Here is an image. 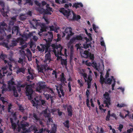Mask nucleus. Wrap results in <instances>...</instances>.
<instances>
[{"label": "nucleus", "instance_id": "1", "mask_svg": "<svg viewBox=\"0 0 133 133\" xmlns=\"http://www.w3.org/2000/svg\"><path fill=\"white\" fill-rule=\"evenodd\" d=\"M63 49V47L61 45L59 44V45H58L56 49V51H57L58 55L64 56L66 58H67L68 56L69 57H70V58H73L74 52L72 46H71L70 48V51H68V55L67 53V50L66 49H64V54H63L62 53V51Z\"/></svg>", "mask_w": 133, "mask_h": 133}, {"label": "nucleus", "instance_id": "2", "mask_svg": "<svg viewBox=\"0 0 133 133\" xmlns=\"http://www.w3.org/2000/svg\"><path fill=\"white\" fill-rule=\"evenodd\" d=\"M0 5L2 8H0V10L4 17L8 16L7 14L10 11V8L8 5H5L3 1L0 0Z\"/></svg>", "mask_w": 133, "mask_h": 133}, {"label": "nucleus", "instance_id": "3", "mask_svg": "<svg viewBox=\"0 0 133 133\" xmlns=\"http://www.w3.org/2000/svg\"><path fill=\"white\" fill-rule=\"evenodd\" d=\"M25 88V92L26 96H28V99L31 100L32 98V94L34 92L33 89H32V85L31 84H28L26 83Z\"/></svg>", "mask_w": 133, "mask_h": 133}, {"label": "nucleus", "instance_id": "4", "mask_svg": "<svg viewBox=\"0 0 133 133\" xmlns=\"http://www.w3.org/2000/svg\"><path fill=\"white\" fill-rule=\"evenodd\" d=\"M36 10L39 13L43 14H44L51 15L53 12L52 8H46L45 9L42 8H36Z\"/></svg>", "mask_w": 133, "mask_h": 133}, {"label": "nucleus", "instance_id": "5", "mask_svg": "<svg viewBox=\"0 0 133 133\" xmlns=\"http://www.w3.org/2000/svg\"><path fill=\"white\" fill-rule=\"evenodd\" d=\"M12 67V63L11 62H8V64L6 65L5 66L2 68V69L3 70V74H6L7 76L11 75L12 73V72H9L7 71L6 70L8 68L9 70L11 72H12V70L11 69Z\"/></svg>", "mask_w": 133, "mask_h": 133}, {"label": "nucleus", "instance_id": "6", "mask_svg": "<svg viewBox=\"0 0 133 133\" xmlns=\"http://www.w3.org/2000/svg\"><path fill=\"white\" fill-rule=\"evenodd\" d=\"M83 36V34H80L79 35H76L75 37H73L70 39L68 45V46L69 45H70L75 42L83 40L84 39Z\"/></svg>", "mask_w": 133, "mask_h": 133}, {"label": "nucleus", "instance_id": "7", "mask_svg": "<svg viewBox=\"0 0 133 133\" xmlns=\"http://www.w3.org/2000/svg\"><path fill=\"white\" fill-rule=\"evenodd\" d=\"M45 102L44 100L43 99L37 100L35 98L31 101V102L33 106L36 107L41 105H44L45 104Z\"/></svg>", "mask_w": 133, "mask_h": 133}, {"label": "nucleus", "instance_id": "8", "mask_svg": "<svg viewBox=\"0 0 133 133\" xmlns=\"http://www.w3.org/2000/svg\"><path fill=\"white\" fill-rule=\"evenodd\" d=\"M109 94L108 92H105L103 94V96L105 99L104 101V103L105 104V107L108 108L109 107V106L111 104L110 98L109 96Z\"/></svg>", "mask_w": 133, "mask_h": 133}, {"label": "nucleus", "instance_id": "9", "mask_svg": "<svg viewBox=\"0 0 133 133\" xmlns=\"http://www.w3.org/2000/svg\"><path fill=\"white\" fill-rule=\"evenodd\" d=\"M80 54L82 57L85 58H88V57H89V58H94V54L89 52L88 50L84 51L83 53L81 51Z\"/></svg>", "mask_w": 133, "mask_h": 133}, {"label": "nucleus", "instance_id": "10", "mask_svg": "<svg viewBox=\"0 0 133 133\" xmlns=\"http://www.w3.org/2000/svg\"><path fill=\"white\" fill-rule=\"evenodd\" d=\"M14 79L12 78L8 82V88L9 91H10L12 90H13V91L16 90V87L14 85H15V83L14 81Z\"/></svg>", "mask_w": 133, "mask_h": 133}, {"label": "nucleus", "instance_id": "11", "mask_svg": "<svg viewBox=\"0 0 133 133\" xmlns=\"http://www.w3.org/2000/svg\"><path fill=\"white\" fill-rule=\"evenodd\" d=\"M59 11L60 12L62 13L64 16L66 17L67 18H68L69 16L71 14L70 11L68 9L66 10L63 8H62L59 9Z\"/></svg>", "mask_w": 133, "mask_h": 133}, {"label": "nucleus", "instance_id": "12", "mask_svg": "<svg viewBox=\"0 0 133 133\" xmlns=\"http://www.w3.org/2000/svg\"><path fill=\"white\" fill-rule=\"evenodd\" d=\"M46 88V85L43 84L42 83H39L36 89V90L37 92L41 93L43 89Z\"/></svg>", "mask_w": 133, "mask_h": 133}, {"label": "nucleus", "instance_id": "13", "mask_svg": "<svg viewBox=\"0 0 133 133\" xmlns=\"http://www.w3.org/2000/svg\"><path fill=\"white\" fill-rule=\"evenodd\" d=\"M20 125L21 127V129L24 131L26 130V127H28L30 125L29 123L25 122L23 120L21 121Z\"/></svg>", "mask_w": 133, "mask_h": 133}, {"label": "nucleus", "instance_id": "14", "mask_svg": "<svg viewBox=\"0 0 133 133\" xmlns=\"http://www.w3.org/2000/svg\"><path fill=\"white\" fill-rule=\"evenodd\" d=\"M3 30H4V32H3V33L2 31H1V32L0 33V36H4V35L5 34V31H6L7 32H10L11 31V28L9 26H8L7 24V25L3 27Z\"/></svg>", "mask_w": 133, "mask_h": 133}, {"label": "nucleus", "instance_id": "15", "mask_svg": "<svg viewBox=\"0 0 133 133\" xmlns=\"http://www.w3.org/2000/svg\"><path fill=\"white\" fill-rule=\"evenodd\" d=\"M44 34V36H48V40L49 41L51 42L52 41L53 38V32H51L48 31L47 33H45Z\"/></svg>", "mask_w": 133, "mask_h": 133}, {"label": "nucleus", "instance_id": "16", "mask_svg": "<svg viewBox=\"0 0 133 133\" xmlns=\"http://www.w3.org/2000/svg\"><path fill=\"white\" fill-rule=\"evenodd\" d=\"M48 29V26H43L40 30V32L38 33V34L41 36H44V34L42 33V32L44 31H46ZM44 33V34H45Z\"/></svg>", "mask_w": 133, "mask_h": 133}, {"label": "nucleus", "instance_id": "17", "mask_svg": "<svg viewBox=\"0 0 133 133\" xmlns=\"http://www.w3.org/2000/svg\"><path fill=\"white\" fill-rule=\"evenodd\" d=\"M26 83H24L23 84H21V82H18L17 83V88L18 89L19 92H20L21 90V88H24L26 86Z\"/></svg>", "mask_w": 133, "mask_h": 133}, {"label": "nucleus", "instance_id": "18", "mask_svg": "<svg viewBox=\"0 0 133 133\" xmlns=\"http://www.w3.org/2000/svg\"><path fill=\"white\" fill-rule=\"evenodd\" d=\"M35 131V133L38 131V130L37 128L36 127L35 125H31L29 129L26 130V131L27 132H30L31 131Z\"/></svg>", "mask_w": 133, "mask_h": 133}, {"label": "nucleus", "instance_id": "19", "mask_svg": "<svg viewBox=\"0 0 133 133\" xmlns=\"http://www.w3.org/2000/svg\"><path fill=\"white\" fill-rule=\"evenodd\" d=\"M45 97L47 100H48L50 98L51 101V103H52L54 102V96H51L50 94H46L44 95Z\"/></svg>", "mask_w": 133, "mask_h": 133}, {"label": "nucleus", "instance_id": "20", "mask_svg": "<svg viewBox=\"0 0 133 133\" xmlns=\"http://www.w3.org/2000/svg\"><path fill=\"white\" fill-rule=\"evenodd\" d=\"M40 46L41 47H40L39 45H38L37 46L36 49L39 51L41 52H43L45 50V45L41 44L40 45Z\"/></svg>", "mask_w": 133, "mask_h": 133}, {"label": "nucleus", "instance_id": "21", "mask_svg": "<svg viewBox=\"0 0 133 133\" xmlns=\"http://www.w3.org/2000/svg\"><path fill=\"white\" fill-rule=\"evenodd\" d=\"M72 108V107L71 105H69L67 108L68 115L70 117H71L72 115L73 110Z\"/></svg>", "mask_w": 133, "mask_h": 133}, {"label": "nucleus", "instance_id": "22", "mask_svg": "<svg viewBox=\"0 0 133 133\" xmlns=\"http://www.w3.org/2000/svg\"><path fill=\"white\" fill-rule=\"evenodd\" d=\"M19 29V28L17 26H16L12 27V34L16 33V34H17L18 32Z\"/></svg>", "mask_w": 133, "mask_h": 133}, {"label": "nucleus", "instance_id": "23", "mask_svg": "<svg viewBox=\"0 0 133 133\" xmlns=\"http://www.w3.org/2000/svg\"><path fill=\"white\" fill-rule=\"evenodd\" d=\"M72 14L73 15V18L72 19H71V21L76 20L77 21L79 19L81 18L80 16L79 15H76L74 12V11H72Z\"/></svg>", "mask_w": 133, "mask_h": 133}, {"label": "nucleus", "instance_id": "24", "mask_svg": "<svg viewBox=\"0 0 133 133\" xmlns=\"http://www.w3.org/2000/svg\"><path fill=\"white\" fill-rule=\"evenodd\" d=\"M60 59H57V60H58ZM61 59V65H64L65 66V68H67V59Z\"/></svg>", "mask_w": 133, "mask_h": 133}, {"label": "nucleus", "instance_id": "25", "mask_svg": "<svg viewBox=\"0 0 133 133\" xmlns=\"http://www.w3.org/2000/svg\"><path fill=\"white\" fill-rule=\"evenodd\" d=\"M46 42V43L45 45V52H47L49 50V48L51 46V42H49L48 40Z\"/></svg>", "mask_w": 133, "mask_h": 133}, {"label": "nucleus", "instance_id": "26", "mask_svg": "<svg viewBox=\"0 0 133 133\" xmlns=\"http://www.w3.org/2000/svg\"><path fill=\"white\" fill-rule=\"evenodd\" d=\"M83 4L81 2L77 3H75L72 5V7L73 8L75 7L76 9L78 8H79L80 7H83Z\"/></svg>", "mask_w": 133, "mask_h": 133}, {"label": "nucleus", "instance_id": "27", "mask_svg": "<svg viewBox=\"0 0 133 133\" xmlns=\"http://www.w3.org/2000/svg\"><path fill=\"white\" fill-rule=\"evenodd\" d=\"M26 56L27 58H29V57H30V58H31L32 54L30 50L28 48L26 50Z\"/></svg>", "mask_w": 133, "mask_h": 133}, {"label": "nucleus", "instance_id": "28", "mask_svg": "<svg viewBox=\"0 0 133 133\" xmlns=\"http://www.w3.org/2000/svg\"><path fill=\"white\" fill-rule=\"evenodd\" d=\"M28 71L30 75H29L27 77V79L28 80L30 79H31L32 80L34 78L33 74L30 72V70L29 69H28Z\"/></svg>", "mask_w": 133, "mask_h": 133}, {"label": "nucleus", "instance_id": "29", "mask_svg": "<svg viewBox=\"0 0 133 133\" xmlns=\"http://www.w3.org/2000/svg\"><path fill=\"white\" fill-rule=\"evenodd\" d=\"M64 73H62L60 81L64 83L65 82V83H66V82L65 81L66 78L64 77Z\"/></svg>", "mask_w": 133, "mask_h": 133}, {"label": "nucleus", "instance_id": "30", "mask_svg": "<svg viewBox=\"0 0 133 133\" xmlns=\"http://www.w3.org/2000/svg\"><path fill=\"white\" fill-rule=\"evenodd\" d=\"M17 39L16 41H12L11 44L9 45L10 48H13L14 46H16L17 44Z\"/></svg>", "mask_w": 133, "mask_h": 133}, {"label": "nucleus", "instance_id": "31", "mask_svg": "<svg viewBox=\"0 0 133 133\" xmlns=\"http://www.w3.org/2000/svg\"><path fill=\"white\" fill-rule=\"evenodd\" d=\"M1 89H2V93L3 94L4 93V92H6L8 90L6 88V85L4 84H3V85L1 88Z\"/></svg>", "mask_w": 133, "mask_h": 133}, {"label": "nucleus", "instance_id": "32", "mask_svg": "<svg viewBox=\"0 0 133 133\" xmlns=\"http://www.w3.org/2000/svg\"><path fill=\"white\" fill-rule=\"evenodd\" d=\"M17 42H20L21 45H23V44H24L25 42V41L23 38L20 37L17 39Z\"/></svg>", "mask_w": 133, "mask_h": 133}, {"label": "nucleus", "instance_id": "33", "mask_svg": "<svg viewBox=\"0 0 133 133\" xmlns=\"http://www.w3.org/2000/svg\"><path fill=\"white\" fill-rule=\"evenodd\" d=\"M56 129L57 126L54 124L51 130L50 133H56Z\"/></svg>", "mask_w": 133, "mask_h": 133}, {"label": "nucleus", "instance_id": "34", "mask_svg": "<svg viewBox=\"0 0 133 133\" xmlns=\"http://www.w3.org/2000/svg\"><path fill=\"white\" fill-rule=\"evenodd\" d=\"M92 64V65L94 67V68L98 71H99V70L98 69L99 67L97 66L96 63V62H93Z\"/></svg>", "mask_w": 133, "mask_h": 133}, {"label": "nucleus", "instance_id": "35", "mask_svg": "<svg viewBox=\"0 0 133 133\" xmlns=\"http://www.w3.org/2000/svg\"><path fill=\"white\" fill-rule=\"evenodd\" d=\"M57 46L58 45H56L55 44H52L51 45V46L52 48L53 49V51H54L55 54L56 55V56H57V55H56V53L57 52H56V49Z\"/></svg>", "mask_w": 133, "mask_h": 133}, {"label": "nucleus", "instance_id": "36", "mask_svg": "<svg viewBox=\"0 0 133 133\" xmlns=\"http://www.w3.org/2000/svg\"><path fill=\"white\" fill-rule=\"evenodd\" d=\"M67 34V35L66 37V38L67 40H69L70 39L71 36L73 35L74 34V33L72 31Z\"/></svg>", "mask_w": 133, "mask_h": 133}, {"label": "nucleus", "instance_id": "37", "mask_svg": "<svg viewBox=\"0 0 133 133\" xmlns=\"http://www.w3.org/2000/svg\"><path fill=\"white\" fill-rule=\"evenodd\" d=\"M72 31V29L71 27H67L65 30L64 32L65 33L68 34Z\"/></svg>", "mask_w": 133, "mask_h": 133}, {"label": "nucleus", "instance_id": "38", "mask_svg": "<svg viewBox=\"0 0 133 133\" xmlns=\"http://www.w3.org/2000/svg\"><path fill=\"white\" fill-rule=\"evenodd\" d=\"M25 69L24 68H19L18 69H17L16 71V73L18 74V73L22 72L24 73L25 72Z\"/></svg>", "mask_w": 133, "mask_h": 133}, {"label": "nucleus", "instance_id": "39", "mask_svg": "<svg viewBox=\"0 0 133 133\" xmlns=\"http://www.w3.org/2000/svg\"><path fill=\"white\" fill-rule=\"evenodd\" d=\"M33 117L34 119L36 120L37 121L39 120V118L38 117L37 115L36 114H33Z\"/></svg>", "mask_w": 133, "mask_h": 133}, {"label": "nucleus", "instance_id": "40", "mask_svg": "<svg viewBox=\"0 0 133 133\" xmlns=\"http://www.w3.org/2000/svg\"><path fill=\"white\" fill-rule=\"evenodd\" d=\"M69 121L68 120H67L63 123V124L65 127L67 128H69Z\"/></svg>", "mask_w": 133, "mask_h": 133}, {"label": "nucleus", "instance_id": "41", "mask_svg": "<svg viewBox=\"0 0 133 133\" xmlns=\"http://www.w3.org/2000/svg\"><path fill=\"white\" fill-rule=\"evenodd\" d=\"M50 50H49V51H48V53L46 54L45 55V58H50Z\"/></svg>", "mask_w": 133, "mask_h": 133}, {"label": "nucleus", "instance_id": "42", "mask_svg": "<svg viewBox=\"0 0 133 133\" xmlns=\"http://www.w3.org/2000/svg\"><path fill=\"white\" fill-rule=\"evenodd\" d=\"M112 80L111 79H110V78H108L107 79V81L105 82V83L108 84L110 85Z\"/></svg>", "mask_w": 133, "mask_h": 133}, {"label": "nucleus", "instance_id": "43", "mask_svg": "<svg viewBox=\"0 0 133 133\" xmlns=\"http://www.w3.org/2000/svg\"><path fill=\"white\" fill-rule=\"evenodd\" d=\"M85 32L87 35L88 36L90 40L91 41L92 40V38L91 37V34L89 33H88L87 30H85Z\"/></svg>", "mask_w": 133, "mask_h": 133}, {"label": "nucleus", "instance_id": "44", "mask_svg": "<svg viewBox=\"0 0 133 133\" xmlns=\"http://www.w3.org/2000/svg\"><path fill=\"white\" fill-rule=\"evenodd\" d=\"M81 74L83 76L85 80V81L86 82L87 81L86 79L87 78V74L85 73H84L83 72L81 73Z\"/></svg>", "mask_w": 133, "mask_h": 133}, {"label": "nucleus", "instance_id": "45", "mask_svg": "<svg viewBox=\"0 0 133 133\" xmlns=\"http://www.w3.org/2000/svg\"><path fill=\"white\" fill-rule=\"evenodd\" d=\"M19 19L21 21H24L26 19V18L24 14H21L19 17Z\"/></svg>", "mask_w": 133, "mask_h": 133}, {"label": "nucleus", "instance_id": "46", "mask_svg": "<svg viewBox=\"0 0 133 133\" xmlns=\"http://www.w3.org/2000/svg\"><path fill=\"white\" fill-rule=\"evenodd\" d=\"M34 3L36 5L38 6V8H42L41 7V3H39L38 1L37 0H35L34 1Z\"/></svg>", "mask_w": 133, "mask_h": 133}, {"label": "nucleus", "instance_id": "47", "mask_svg": "<svg viewBox=\"0 0 133 133\" xmlns=\"http://www.w3.org/2000/svg\"><path fill=\"white\" fill-rule=\"evenodd\" d=\"M16 113V112H15L14 113L12 112L11 114L15 120H16L17 119Z\"/></svg>", "mask_w": 133, "mask_h": 133}, {"label": "nucleus", "instance_id": "48", "mask_svg": "<svg viewBox=\"0 0 133 133\" xmlns=\"http://www.w3.org/2000/svg\"><path fill=\"white\" fill-rule=\"evenodd\" d=\"M26 3H28L29 5L32 6L33 5V2L31 0H25Z\"/></svg>", "mask_w": 133, "mask_h": 133}, {"label": "nucleus", "instance_id": "49", "mask_svg": "<svg viewBox=\"0 0 133 133\" xmlns=\"http://www.w3.org/2000/svg\"><path fill=\"white\" fill-rule=\"evenodd\" d=\"M117 107L119 108H121L122 107H124L126 106V105L124 103H121L120 104L118 103L117 105Z\"/></svg>", "mask_w": 133, "mask_h": 133}, {"label": "nucleus", "instance_id": "50", "mask_svg": "<svg viewBox=\"0 0 133 133\" xmlns=\"http://www.w3.org/2000/svg\"><path fill=\"white\" fill-rule=\"evenodd\" d=\"M17 126V124L15 123H12V124H11L12 128L14 130H15L16 129Z\"/></svg>", "mask_w": 133, "mask_h": 133}, {"label": "nucleus", "instance_id": "51", "mask_svg": "<svg viewBox=\"0 0 133 133\" xmlns=\"http://www.w3.org/2000/svg\"><path fill=\"white\" fill-rule=\"evenodd\" d=\"M104 79L103 77H102V76L101 75L100 77V83L102 85L104 83Z\"/></svg>", "mask_w": 133, "mask_h": 133}, {"label": "nucleus", "instance_id": "52", "mask_svg": "<svg viewBox=\"0 0 133 133\" xmlns=\"http://www.w3.org/2000/svg\"><path fill=\"white\" fill-rule=\"evenodd\" d=\"M88 80L87 81V82L91 83L92 80V78L91 75H89L88 78Z\"/></svg>", "mask_w": 133, "mask_h": 133}, {"label": "nucleus", "instance_id": "53", "mask_svg": "<svg viewBox=\"0 0 133 133\" xmlns=\"http://www.w3.org/2000/svg\"><path fill=\"white\" fill-rule=\"evenodd\" d=\"M93 28L94 30L95 31L96 33L98 32V31L96 29H98V27H96L95 25L94 24H93L92 25Z\"/></svg>", "mask_w": 133, "mask_h": 133}, {"label": "nucleus", "instance_id": "54", "mask_svg": "<svg viewBox=\"0 0 133 133\" xmlns=\"http://www.w3.org/2000/svg\"><path fill=\"white\" fill-rule=\"evenodd\" d=\"M83 46L85 49H87L89 48V46L91 47V44H84L83 45Z\"/></svg>", "mask_w": 133, "mask_h": 133}, {"label": "nucleus", "instance_id": "55", "mask_svg": "<svg viewBox=\"0 0 133 133\" xmlns=\"http://www.w3.org/2000/svg\"><path fill=\"white\" fill-rule=\"evenodd\" d=\"M86 105L90 109L91 108L90 106V104H89V99H86Z\"/></svg>", "mask_w": 133, "mask_h": 133}, {"label": "nucleus", "instance_id": "56", "mask_svg": "<svg viewBox=\"0 0 133 133\" xmlns=\"http://www.w3.org/2000/svg\"><path fill=\"white\" fill-rule=\"evenodd\" d=\"M18 109L21 112H24V109L23 107L21 105H20L19 106Z\"/></svg>", "mask_w": 133, "mask_h": 133}, {"label": "nucleus", "instance_id": "57", "mask_svg": "<svg viewBox=\"0 0 133 133\" xmlns=\"http://www.w3.org/2000/svg\"><path fill=\"white\" fill-rule=\"evenodd\" d=\"M7 57V56L5 54H3V53H2L0 55V58H5Z\"/></svg>", "mask_w": 133, "mask_h": 133}, {"label": "nucleus", "instance_id": "58", "mask_svg": "<svg viewBox=\"0 0 133 133\" xmlns=\"http://www.w3.org/2000/svg\"><path fill=\"white\" fill-rule=\"evenodd\" d=\"M39 72H43V68L41 67H40L39 66H37Z\"/></svg>", "mask_w": 133, "mask_h": 133}, {"label": "nucleus", "instance_id": "59", "mask_svg": "<svg viewBox=\"0 0 133 133\" xmlns=\"http://www.w3.org/2000/svg\"><path fill=\"white\" fill-rule=\"evenodd\" d=\"M22 46L20 47V48L22 50H24V48H26L27 46V45L26 44H23V45H21Z\"/></svg>", "mask_w": 133, "mask_h": 133}, {"label": "nucleus", "instance_id": "60", "mask_svg": "<svg viewBox=\"0 0 133 133\" xmlns=\"http://www.w3.org/2000/svg\"><path fill=\"white\" fill-rule=\"evenodd\" d=\"M123 128V125L122 124L119 125V127H118V129L121 132L122 131V130Z\"/></svg>", "mask_w": 133, "mask_h": 133}, {"label": "nucleus", "instance_id": "61", "mask_svg": "<svg viewBox=\"0 0 133 133\" xmlns=\"http://www.w3.org/2000/svg\"><path fill=\"white\" fill-rule=\"evenodd\" d=\"M68 85L69 88V91L70 92L71 91V87L70 82H68Z\"/></svg>", "mask_w": 133, "mask_h": 133}, {"label": "nucleus", "instance_id": "62", "mask_svg": "<svg viewBox=\"0 0 133 133\" xmlns=\"http://www.w3.org/2000/svg\"><path fill=\"white\" fill-rule=\"evenodd\" d=\"M59 89L61 92V93L62 94V95L63 96H64V92L63 91V89L62 88V87H60L59 88Z\"/></svg>", "mask_w": 133, "mask_h": 133}, {"label": "nucleus", "instance_id": "63", "mask_svg": "<svg viewBox=\"0 0 133 133\" xmlns=\"http://www.w3.org/2000/svg\"><path fill=\"white\" fill-rule=\"evenodd\" d=\"M85 64L88 66H91L92 65V63L88 62V61H86L85 62Z\"/></svg>", "mask_w": 133, "mask_h": 133}, {"label": "nucleus", "instance_id": "64", "mask_svg": "<svg viewBox=\"0 0 133 133\" xmlns=\"http://www.w3.org/2000/svg\"><path fill=\"white\" fill-rule=\"evenodd\" d=\"M52 75H55V76L56 78H57V73L55 70H53L52 73Z\"/></svg>", "mask_w": 133, "mask_h": 133}]
</instances>
